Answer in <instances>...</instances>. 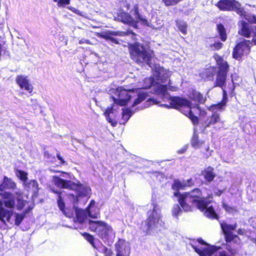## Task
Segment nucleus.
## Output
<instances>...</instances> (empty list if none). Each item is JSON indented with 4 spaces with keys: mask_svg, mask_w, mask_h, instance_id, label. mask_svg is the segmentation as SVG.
<instances>
[{
    "mask_svg": "<svg viewBox=\"0 0 256 256\" xmlns=\"http://www.w3.org/2000/svg\"><path fill=\"white\" fill-rule=\"evenodd\" d=\"M84 43H86V44H91L90 41L89 40H88L82 39L81 40H80L79 41V44H84Z\"/></svg>",
    "mask_w": 256,
    "mask_h": 256,
    "instance_id": "44",
    "label": "nucleus"
},
{
    "mask_svg": "<svg viewBox=\"0 0 256 256\" xmlns=\"http://www.w3.org/2000/svg\"><path fill=\"white\" fill-rule=\"evenodd\" d=\"M203 141L199 140L198 135L194 132L192 140V145L195 148H198L202 146Z\"/></svg>",
    "mask_w": 256,
    "mask_h": 256,
    "instance_id": "29",
    "label": "nucleus"
},
{
    "mask_svg": "<svg viewBox=\"0 0 256 256\" xmlns=\"http://www.w3.org/2000/svg\"><path fill=\"white\" fill-rule=\"evenodd\" d=\"M223 44L220 42H214L210 44V47L212 50H218L222 48Z\"/></svg>",
    "mask_w": 256,
    "mask_h": 256,
    "instance_id": "35",
    "label": "nucleus"
},
{
    "mask_svg": "<svg viewBox=\"0 0 256 256\" xmlns=\"http://www.w3.org/2000/svg\"><path fill=\"white\" fill-rule=\"evenodd\" d=\"M170 72L160 66H155L154 70L153 77L146 78L144 80V84L142 88L136 90V92L132 90H127L122 87H118L114 90V95L112 96L114 105L110 108H108L104 112V116L106 120L113 126H116L117 122L110 118V114L113 113L116 110V106H124L128 104V100L132 98L137 96L134 100L132 106L134 107L146 99L148 96L147 92L144 90L154 87V93L160 96L164 100H166L164 96L158 93V87L163 86L164 88L166 94V86L160 84L163 83L170 76Z\"/></svg>",
    "mask_w": 256,
    "mask_h": 256,
    "instance_id": "1",
    "label": "nucleus"
},
{
    "mask_svg": "<svg viewBox=\"0 0 256 256\" xmlns=\"http://www.w3.org/2000/svg\"><path fill=\"white\" fill-rule=\"evenodd\" d=\"M222 190H218V192H216V194L218 195V196H220L222 194Z\"/></svg>",
    "mask_w": 256,
    "mask_h": 256,
    "instance_id": "47",
    "label": "nucleus"
},
{
    "mask_svg": "<svg viewBox=\"0 0 256 256\" xmlns=\"http://www.w3.org/2000/svg\"><path fill=\"white\" fill-rule=\"evenodd\" d=\"M206 114V113L204 111H200V114L201 115H204Z\"/></svg>",
    "mask_w": 256,
    "mask_h": 256,
    "instance_id": "48",
    "label": "nucleus"
},
{
    "mask_svg": "<svg viewBox=\"0 0 256 256\" xmlns=\"http://www.w3.org/2000/svg\"><path fill=\"white\" fill-rule=\"evenodd\" d=\"M70 9L72 12H74V13L78 14V15H80V16H84V15L83 13L82 12H81L80 10H78V9H76L74 8H72V7H70Z\"/></svg>",
    "mask_w": 256,
    "mask_h": 256,
    "instance_id": "42",
    "label": "nucleus"
},
{
    "mask_svg": "<svg viewBox=\"0 0 256 256\" xmlns=\"http://www.w3.org/2000/svg\"><path fill=\"white\" fill-rule=\"evenodd\" d=\"M57 1H58V0H54V2H56Z\"/></svg>",
    "mask_w": 256,
    "mask_h": 256,
    "instance_id": "51",
    "label": "nucleus"
},
{
    "mask_svg": "<svg viewBox=\"0 0 256 256\" xmlns=\"http://www.w3.org/2000/svg\"><path fill=\"white\" fill-rule=\"evenodd\" d=\"M143 226V230L146 232H157L162 228L164 222L161 220L160 211L158 208L154 206L152 210L148 212V218Z\"/></svg>",
    "mask_w": 256,
    "mask_h": 256,
    "instance_id": "9",
    "label": "nucleus"
},
{
    "mask_svg": "<svg viewBox=\"0 0 256 256\" xmlns=\"http://www.w3.org/2000/svg\"><path fill=\"white\" fill-rule=\"evenodd\" d=\"M138 9V6L136 4L134 9L130 10V14L125 12H120L118 15L117 19L124 23L134 26L138 22H140L142 24L148 26L147 20L139 14Z\"/></svg>",
    "mask_w": 256,
    "mask_h": 256,
    "instance_id": "11",
    "label": "nucleus"
},
{
    "mask_svg": "<svg viewBox=\"0 0 256 256\" xmlns=\"http://www.w3.org/2000/svg\"><path fill=\"white\" fill-rule=\"evenodd\" d=\"M98 244H100V246H97V248H96L97 249L99 252L104 254L107 248H106L104 246L102 245V244L98 241Z\"/></svg>",
    "mask_w": 256,
    "mask_h": 256,
    "instance_id": "40",
    "label": "nucleus"
},
{
    "mask_svg": "<svg viewBox=\"0 0 256 256\" xmlns=\"http://www.w3.org/2000/svg\"><path fill=\"white\" fill-rule=\"evenodd\" d=\"M130 50L134 60L139 64L146 63L150 65V60L153 55L152 52L147 50L142 44L137 42L130 45Z\"/></svg>",
    "mask_w": 256,
    "mask_h": 256,
    "instance_id": "10",
    "label": "nucleus"
},
{
    "mask_svg": "<svg viewBox=\"0 0 256 256\" xmlns=\"http://www.w3.org/2000/svg\"><path fill=\"white\" fill-rule=\"evenodd\" d=\"M164 90H166L163 86L158 87V93L163 94L166 98L164 101H168L170 104V106L168 104H164V106L167 108L178 109L185 116L188 117L194 124H198V118L194 115L191 109L193 108H198L200 111V108L198 106V104H194L192 106L186 99L177 96L170 97L168 94H166Z\"/></svg>",
    "mask_w": 256,
    "mask_h": 256,
    "instance_id": "4",
    "label": "nucleus"
},
{
    "mask_svg": "<svg viewBox=\"0 0 256 256\" xmlns=\"http://www.w3.org/2000/svg\"><path fill=\"white\" fill-rule=\"evenodd\" d=\"M256 17V16H255ZM253 22V23H256V22Z\"/></svg>",
    "mask_w": 256,
    "mask_h": 256,
    "instance_id": "49",
    "label": "nucleus"
},
{
    "mask_svg": "<svg viewBox=\"0 0 256 256\" xmlns=\"http://www.w3.org/2000/svg\"><path fill=\"white\" fill-rule=\"evenodd\" d=\"M52 182L58 188L75 190L78 196H88L90 194V186L76 184L70 180H64L57 176H52Z\"/></svg>",
    "mask_w": 256,
    "mask_h": 256,
    "instance_id": "7",
    "label": "nucleus"
},
{
    "mask_svg": "<svg viewBox=\"0 0 256 256\" xmlns=\"http://www.w3.org/2000/svg\"><path fill=\"white\" fill-rule=\"evenodd\" d=\"M4 199V202L0 200V220L4 224L6 222H9L10 218L13 214L12 210H7L4 207V204L6 208H12L15 205V198L17 200L16 207L18 210L23 208L26 202L22 199V195L19 190H16L14 194L7 192L0 193Z\"/></svg>",
    "mask_w": 256,
    "mask_h": 256,
    "instance_id": "3",
    "label": "nucleus"
},
{
    "mask_svg": "<svg viewBox=\"0 0 256 256\" xmlns=\"http://www.w3.org/2000/svg\"><path fill=\"white\" fill-rule=\"evenodd\" d=\"M190 97L195 102H198L200 103H203L206 100L205 98L203 97L202 94L196 90H192Z\"/></svg>",
    "mask_w": 256,
    "mask_h": 256,
    "instance_id": "27",
    "label": "nucleus"
},
{
    "mask_svg": "<svg viewBox=\"0 0 256 256\" xmlns=\"http://www.w3.org/2000/svg\"><path fill=\"white\" fill-rule=\"evenodd\" d=\"M116 256H129L130 253V244L124 240H119L115 244Z\"/></svg>",
    "mask_w": 256,
    "mask_h": 256,
    "instance_id": "16",
    "label": "nucleus"
},
{
    "mask_svg": "<svg viewBox=\"0 0 256 256\" xmlns=\"http://www.w3.org/2000/svg\"><path fill=\"white\" fill-rule=\"evenodd\" d=\"M15 216V224L18 226L24 219V215L22 214H16Z\"/></svg>",
    "mask_w": 256,
    "mask_h": 256,
    "instance_id": "36",
    "label": "nucleus"
},
{
    "mask_svg": "<svg viewBox=\"0 0 256 256\" xmlns=\"http://www.w3.org/2000/svg\"><path fill=\"white\" fill-rule=\"evenodd\" d=\"M84 237L92 246L94 248H97V244L94 240V237L87 233H84L82 234Z\"/></svg>",
    "mask_w": 256,
    "mask_h": 256,
    "instance_id": "33",
    "label": "nucleus"
},
{
    "mask_svg": "<svg viewBox=\"0 0 256 256\" xmlns=\"http://www.w3.org/2000/svg\"><path fill=\"white\" fill-rule=\"evenodd\" d=\"M16 176L23 182L24 185V182L28 181V173L22 170H16Z\"/></svg>",
    "mask_w": 256,
    "mask_h": 256,
    "instance_id": "28",
    "label": "nucleus"
},
{
    "mask_svg": "<svg viewBox=\"0 0 256 256\" xmlns=\"http://www.w3.org/2000/svg\"><path fill=\"white\" fill-rule=\"evenodd\" d=\"M164 86H166V93L170 96L172 97L170 94L168 93V90L172 91V92H176L178 90V88L176 86H172L170 85V83L169 82L168 85L166 84H164Z\"/></svg>",
    "mask_w": 256,
    "mask_h": 256,
    "instance_id": "38",
    "label": "nucleus"
},
{
    "mask_svg": "<svg viewBox=\"0 0 256 256\" xmlns=\"http://www.w3.org/2000/svg\"><path fill=\"white\" fill-rule=\"evenodd\" d=\"M16 187V184L10 178L4 176L2 182L0 184V191L2 192L6 190H14Z\"/></svg>",
    "mask_w": 256,
    "mask_h": 256,
    "instance_id": "19",
    "label": "nucleus"
},
{
    "mask_svg": "<svg viewBox=\"0 0 256 256\" xmlns=\"http://www.w3.org/2000/svg\"><path fill=\"white\" fill-rule=\"evenodd\" d=\"M58 5L59 6H62L64 4H70V0H58Z\"/></svg>",
    "mask_w": 256,
    "mask_h": 256,
    "instance_id": "41",
    "label": "nucleus"
},
{
    "mask_svg": "<svg viewBox=\"0 0 256 256\" xmlns=\"http://www.w3.org/2000/svg\"><path fill=\"white\" fill-rule=\"evenodd\" d=\"M186 148H182V149H181V150H179L178 151V152L179 154H183V153H184V152H186Z\"/></svg>",
    "mask_w": 256,
    "mask_h": 256,
    "instance_id": "46",
    "label": "nucleus"
},
{
    "mask_svg": "<svg viewBox=\"0 0 256 256\" xmlns=\"http://www.w3.org/2000/svg\"><path fill=\"white\" fill-rule=\"evenodd\" d=\"M222 10H234L240 16H243L248 22H256V17L254 15L244 11L241 4L235 0H220L216 4Z\"/></svg>",
    "mask_w": 256,
    "mask_h": 256,
    "instance_id": "8",
    "label": "nucleus"
},
{
    "mask_svg": "<svg viewBox=\"0 0 256 256\" xmlns=\"http://www.w3.org/2000/svg\"><path fill=\"white\" fill-rule=\"evenodd\" d=\"M128 34H132V38L134 40H137V38H136V36H135V34H134L130 31H128V32H116V34H114L115 35H118V36H126V35H128Z\"/></svg>",
    "mask_w": 256,
    "mask_h": 256,
    "instance_id": "37",
    "label": "nucleus"
},
{
    "mask_svg": "<svg viewBox=\"0 0 256 256\" xmlns=\"http://www.w3.org/2000/svg\"><path fill=\"white\" fill-rule=\"evenodd\" d=\"M182 212V210L178 204H175L174 206L172 209V214L174 216L178 217V216L180 215Z\"/></svg>",
    "mask_w": 256,
    "mask_h": 256,
    "instance_id": "34",
    "label": "nucleus"
},
{
    "mask_svg": "<svg viewBox=\"0 0 256 256\" xmlns=\"http://www.w3.org/2000/svg\"><path fill=\"white\" fill-rule=\"evenodd\" d=\"M50 190L52 192L56 194H58V204L60 210L66 216L70 217V215L66 213L64 210V203L62 200L61 197V191L58 190H55L54 188H50Z\"/></svg>",
    "mask_w": 256,
    "mask_h": 256,
    "instance_id": "23",
    "label": "nucleus"
},
{
    "mask_svg": "<svg viewBox=\"0 0 256 256\" xmlns=\"http://www.w3.org/2000/svg\"><path fill=\"white\" fill-rule=\"evenodd\" d=\"M190 244L200 256H234L237 251V248L230 245L226 246L227 250H221L220 247L210 246L199 239L196 242L192 241Z\"/></svg>",
    "mask_w": 256,
    "mask_h": 256,
    "instance_id": "5",
    "label": "nucleus"
},
{
    "mask_svg": "<svg viewBox=\"0 0 256 256\" xmlns=\"http://www.w3.org/2000/svg\"><path fill=\"white\" fill-rule=\"evenodd\" d=\"M208 149H209V147H208L206 150H208Z\"/></svg>",
    "mask_w": 256,
    "mask_h": 256,
    "instance_id": "50",
    "label": "nucleus"
},
{
    "mask_svg": "<svg viewBox=\"0 0 256 256\" xmlns=\"http://www.w3.org/2000/svg\"><path fill=\"white\" fill-rule=\"evenodd\" d=\"M87 213L88 216L93 218H98L99 216L98 208L95 206V202L92 200L87 208Z\"/></svg>",
    "mask_w": 256,
    "mask_h": 256,
    "instance_id": "21",
    "label": "nucleus"
},
{
    "mask_svg": "<svg viewBox=\"0 0 256 256\" xmlns=\"http://www.w3.org/2000/svg\"><path fill=\"white\" fill-rule=\"evenodd\" d=\"M220 226L227 242L231 243L232 241H236V240L238 239V236L232 233V231L236 228V224L231 225L224 222L220 224Z\"/></svg>",
    "mask_w": 256,
    "mask_h": 256,
    "instance_id": "17",
    "label": "nucleus"
},
{
    "mask_svg": "<svg viewBox=\"0 0 256 256\" xmlns=\"http://www.w3.org/2000/svg\"><path fill=\"white\" fill-rule=\"evenodd\" d=\"M38 184L36 180H30L26 182H24V186L27 190H31L34 195L37 194L38 191Z\"/></svg>",
    "mask_w": 256,
    "mask_h": 256,
    "instance_id": "22",
    "label": "nucleus"
},
{
    "mask_svg": "<svg viewBox=\"0 0 256 256\" xmlns=\"http://www.w3.org/2000/svg\"><path fill=\"white\" fill-rule=\"evenodd\" d=\"M238 234H241V233L240 232H240H238Z\"/></svg>",
    "mask_w": 256,
    "mask_h": 256,
    "instance_id": "52",
    "label": "nucleus"
},
{
    "mask_svg": "<svg viewBox=\"0 0 256 256\" xmlns=\"http://www.w3.org/2000/svg\"><path fill=\"white\" fill-rule=\"evenodd\" d=\"M208 110L212 112V114L209 118L204 122V126L205 128L209 127L212 124L220 122L221 120L218 112H222L224 109L214 104L210 106Z\"/></svg>",
    "mask_w": 256,
    "mask_h": 256,
    "instance_id": "13",
    "label": "nucleus"
},
{
    "mask_svg": "<svg viewBox=\"0 0 256 256\" xmlns=\"http://www.w3.org/2000/svg\"><path fill=\"white\" fill-rule=\"evenodd\" d=\"M214 58L216 62L218 68L216 74V86L222 88L225 85L228 66L227 62L217 54H214Z\"/></svg>",
    "mask_w": 256,
    "mask_h": 256,
    "instance_id": "12",
    "label": "nucleus"
},
{
    "mask_svg": "<svg viewBox=\"0 0 256 256\" xmlns=\"http://www.w3.org/2000/svg\"><path fill=\"white\" fill-rule=\"evenodd\" d=\"M134 112L129 108H124L122 110L121 119L119 120L120 124H124L132 115Z\"/></svg>",
    "mask_w": 256,
    "mask_h": 256,
    "instance_id": "24",
    "label": "nucleus"
},
{
    "mask_svg": "<svg viewBox=\"0 0 256 256\" xmlns=\"http://www.w3.org/2000/svg\"><path fill=\"white\" fill-rule=\"evenodd\" d=\"M16 82L22 89L30 93L33 90L32 86L30 84L27 76L20 75L16 78Z\"/></svg>",
    "mask_w": 256,
    "mask_h": 256,
    "instance_id": "18",
    "label": "nucleus"
},
{
    "mask_svg": "<svg viewBox=\"0 0 256 256\" xmlns=\"http://www.w3.org/2000/svg\"><path fill=\"white\" fill-rule=\"evenodd\" d=\"M222 92H223V99H222V102L216 104V106H220V108L224 109V108H225V106H226V102L228 101V96H227V94H226V92L225 90V88L224 87H222Z\"/></svg>",
    "mask_w": 256,
    "mask_h": 256,
    "instance_id": "32",
    "label": "nucleus"
},
{
    "mask_svg": "<svg viewBox=\"0 0 256 256\" xmlns=\"http://www.w3.org/2000/svg\"><path fill=\"white\" fill-rule=\"evenodd\" d=\"M10 56V52L6 42L4 40H0V60L6 59Z\"/></svg>",
    "mask_w": 256,
    "mask_h": 256,
    "instance_id": "20",
    "label": "nucleus"
},
{
    "mask_svg": "<svg viewBox=\"0 0 256 256\" xmlns=\"http://www.w3.org/2000/svg\"><path fill=\"white\" fill-rule=\"evenodd\" d=\"M222 207L226 211L230 212H233L236 211V209L235 208L230 206L226 204H222Z\"/></svg>",
    "mask_w": 256,
    "mask_h": 256,
    "instance_id": "39",
    "label": "nucleus"
},
{
    "mask_svg": "<svg viewBox=\"0 0 256 256\" xmlns=\"http://www.w3.org/2000/svg\"><path fill=\"white\" fill-rule=\"evenodd\" d=\"M76 220L79 223H82L84 220L88 216L87 213V208L86 210H76Z\"/></svg>",
    "mask_w": 256,
    "mask_h": 256,
    "instance_id": "25",
    "label": "nucleus"
},
{
    "mask_svg": "<svg viewBox=\"0 0 256 256\" xmlns=\"http://www.w3.org/2000/svg\"><path fill=\"white\" fill-rule=\"evenodd\" d=\"M104 254L105 256H112V252L111 250L107 248Z\"/></svg>",
    "mask_w": 256,
    "mask_h": 256,
    "instance_id": "43",
    "label": "nucleus"
},
{
    "mask_svg": "<svg viewBox=\"0 0 256 256\" xmlns=\"http://www.w3.org/2000/svg\"><path fill=\"white\" fill-rule=\"evenodd\" d=\"M57 158L59 160H60L62 164H64L66 163V162L62 158V157L60 156V154H57Z\"/></svg>",
    "mask_w": 256,
    "mask_h": 256,
    "instance_id": "45",
    "label": "nucleus"
},
{
    "mask_svg": "<svg viewBox=\"0 0 256 256\" xmlns=\"http://www.w3.org/2000/svg\"><path fill=\"white\" fill-rule=\"evenodd\" d=\"M217 30L222 40L224 42L226 40V34L224 26L221 24H218Z\"/></svg>",
    "mask_w": 256,
    "mask_h": 256,
    "instance_id": "30",
    "label": "nucleus"
},
{
    "mask_svg": "<svg viewBox=\"0 0 256 256\" xmlns=\"http://www.w3.org/2000/svg\"><path fill=\"white\" fill-rule=\"evenodd\" d=\"M89 228L96 232L104 242L112 243L115 238L113 228L104 222L89 220Z\"/></svg>",
    "mask_w": 256,
    "mask_h": 256,
    "instance_id": "6",
    "label": "nucleus"
},
{
    "mask_svg": "<svg viewBox=\"0 0 256 256\" xmlns=\"http://www.w3.org/2000/svg\"><path fill=\"white\" fill-rule=\"evenodd\" d=\"M238 25L240 27L238 33L246 38L252 36V42H250L252 45H256V28L251 30L249 24L243 20L240 21L238 22Z\"/></svg>",
    "mask_w": 256,
    "mask_h": 256,
    "instance_id": "15",
    "label": "nucleus"
},
{
    "mask_svg": "<svg viewBox=\"0 0 256 256\" xmlns=\"http://www.w3.org/2000/svg\"><path fill=\"white\" fill-rule=\"evenodd\" d=\"M192 179L186 181L180 182L175 180L172 185V188L175 190L174 195L178 198V202L185 212L192 210V206H196L202 212H204V215L210 218H216L217 214L214 210V207L210 203H208L207 200L202 196V193L198 188H195L189 192L180 194L178 190L190 187L193 185Z\"/></svg>",
    "mask_w": 256,
    "mask_h": 256,
    "instance_id": "2",
    "label": "nucleus"
},
{
    "mask_svg": "<svg viewBox=\"0 0 256 256\" xmlns=\"http://www.w3.org/2000/svg\"><path fill=\"white\" fill-rule=\"evenodd\" d=\"M176 24L178 30L184 34L187 33L188 26L186 24L184 21L178 20L176 21Z\"/></svg>",
    "mask_w": 256,
    "mask_h": 256,
    "instance_id": "31",
    "label": "nucleus"
},
{
    "mask_svg": "<svg viewBox=\"0 0 256 256\" xmlns=\"http://www.w3.org/2000/svg\"><path fill=\"white\" fill-rule=\"evenodd\" d=\"M252 43L250 40H244L238 44L234 49L233 56L235 58H239L242 56L247 55L250 50Z\"/></svg>",
    "mask_w": 256,
    "mask_h": 256,
    "instance_id": "14",
    "label": "nucleus"
},
{
    "mask_svg": "<svg viewBox=\"0 0 256 256\" xmlns=\"http://www.w3.org/2000/svg\"><path fill=\"white\" fill-rule=\"evenodd\" d=\"M202 175L206 181L208 182H212L215 176L213 168L210 166L207 168L203 171Z\"/></svg>",
    "mask_w": 256,
    "mask_h": 256,
    "instance_id": "26",
    "label": "nucleus"
}]
</instances>
